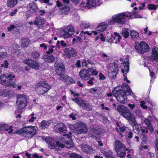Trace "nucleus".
I'll return each mask as SVG.
<instances>
[{
    "label": "nucleus",
    "mask_w": 158,
    "mask_h": 158,
    "mask_svg": "<svg viewBox=\"0 0 158 158\" xmlns=\"http://www.w3.org/2000/svg\"><path fill=\"white\" fill-rule=\"evenodd\" d=\"M54 129L57 132L61 134L67 132L66 127L63 123L58 124L55 127Z\"/></svg>",
    "instance_id": "19"
},
{
    "label": "nucleus",
    "mask_w": 158,
    "mask_h": 158,
    "mask_svg": "<svg viewBox=\"0 0 158 158\" xmlns=\"http://www.w3.org/2000/svg\"><path fill=\"white\" fill-rule=\"evenodd\" d=\"M9 63L7 60H5L3 63L1 64V67H3L5 69L8 68Z\"/></svg>",
    "instance_id": "52"
},
{
    "label": "nucleus",
    "mask_w": 158,
    "mask_h": 158,
    "mask_svg": "<svg viewBox=\"0 0 158 158\" xmlns=\"http://www.w3.org/2000/svg\"><path fill=\"white\" fill-rule=\"evenodd\" d=\"M5 130L6 131H7L8 132V133L10 134H14L16 133V131H17V130H16L15 131V132H13V130L12 129V126H10L8 128H5Z\"/></svg>",
    "instance_id": "49"
},
{
    "label": "nucleus",
    "mask_w": 158,
    "mask_h": 158,
    "mask_svg": "<svg viewBox=\"0 0 158 158\" xmlns=\"http://www.w3.org/2000/svg\"><path fill=\"white\" fill-rule=\"evenodd\" d=\"M148 7L149 9L155 10L157 7H158V5H155L153 4H149L148 5Z\"/></svg>",
    "instance_id": "54"
},
{
    "label": "nucleus",
    "mask_w": 158,
    "mask_h": 158,
    "mask_svg": "<svg viewBox=\"0 0 158 158\" xmlns=\"http://www.w3.org/2000/svg\"><path fill=\"white\" fill-rule=\"evenodd\" d=\"M89 136H94L95 134H98V132L95 129L92 128L89 131Z\"/></svg>",
    "instance_id": "50"
},
{
    "label": "nucleus",
    "mask_w": 158,
    "mask_h": 158,
    "mask_svg": "<svg viewBox=\"0 0 158 158\" xmlns=\"http://www.w3.org/2000/svg\"><path fill=\"white\" fill-rule=\"evenodd\" d=\"M156 151L158 152V139H156L154 142Z\"/></svg>",
    "instance_id": "59"
},
{
    "label": "nucleus",
    "mask_w": 158,
    "mask_h": 158,
    "mask_svg": "<svg viewBox=\"0 0 158 158\" xmlns=\"http://www.w3.org/2000/svg\"><path fill=\"white\" fill-rule=\"evenodd\" d=\"M99 38L102 41H104L105 40V38L104 37V36L103 35V34L102 33L100 34Z\"/></svg>",
    "instance_id": "63"
},
{
    "label": "nucleus",
    "mask_w": 158,
    "mask_h": 158,
    "mask_svg": "<svg viewBox=\"0 0 158 158\" xmlns=\"http://www.w3.org/2000/svg\"><path fill=\"white\" fill-rule=\"evenodd\" d=\"M123 64L124 68L122 69V72L124 77V80L125 81H126L127 83H129L130 82V81L127 80V77L125 76V75H127L128 73L129 69V59L127 58L125 59Z\"/></svg>",
    "instance_id": "14"
},
{
    "label": "nucleus",
    "mask_w": 158,
    "mask_h": 158,
    "mask_svg": "<svg viewBox=\"0 0 158 158\" xmlns=\"http://www.w3.org/2000/svg\"><path fill=\"white\" fill-rule=\"evenodd\" d=\"M116 125L117 127H116V129L118 131L123 132L125 130V127L123 126V124L122 123H116Z\"/></svg>",
    "instance_id": "37"
},
{
    "label": "nucleus",
    "mask_w": 158,
    "mask_h": 158,
    "mask_svg": "<svg viewBox=\"0 0 158 158\" xmlns=\"http://www.w3.org/2000/svg\"><path fill=\"white\" fill-rule=\"evenodd\" d=\"M56 147L57 148L56 151H58L60 150V148H62L65 147L63 137L60 138L59 141L56 142Z\"/></svg>",
    "instance_id": "26"
},
{
    "label": "nucleus",
    "mask_w": 158,
    "mask_h": 158,
    "mask_svg": "<svg viewBox=\"0 0 158 158\" xmlns=\"http://www.w3.org/2000/svg\"><path fill=\"white\" fill-rule=\"evenodd\" d=\"M135 12L133 11L132 13H128L126 14L124 12H122L113 15L111 19L108 20L109 25L114 24L115 23L119 24H123L125 22L127 18H140V16H135Z\"/></svg>",
    "instance_id": "2"
},
{
    "label": "nucleus",
    "mask_w": 158,
    "mask_h": 158,
    "mask_svg": "<svg viewBox=\"0 0 158 158\" xmlns=\"http://www.w3.org/2000/svg\"><path fill=\"white\" fill-rule=\"evenodd\" d=\"M117 110L122 116L128 120H133L134 116L131 114V111L125 106L119 105L117 107Z\"/></svg>",
    "instance_id": "6"
},
{
    "label": "nucleus",
    "mask_w": 158,
    "mask_h": 158,
    "mask_svg": "<svg viewBox=\"0 0 158 158\" xmlns=\"http://www.w3.org/2000/svg\"><path fill=\"white\" fill-rule=\"evenodd\" d=\"M44 23V19L41 17L37 18L35 21L34 23L38 27H40L42 26Z\"/></svg>",
    "instance_id": "30"
},
{
    "label": "nucleus",
    "mask_w": 158,
    "mask_h": 158,
    "mask_svg": "<svg viewBox=\"0 0 158 158\" xmlns=\"http://www.w3.org/2000/svg\"><path fill=\"white\" fill-rule=\"evenodd\" d=\"M148 132V128H146L145 129H143L141 128V130H140V133L141 135L144 134L145 133H147Z\"/></svg>",
    "instance_id": "56"
},
{
    "label": "nucleus",
    "mask_w": 158,
    "mask_h": 158,
    "mask_svg": "<svg viewBox=\"0 0 158 158\" xmlns=\"http://www.w3.org/2000/svg\"><path fill=\"white\" fill-rule=\"evenodd\" d=\"M72 100L76 103L82 109L88 110H91L92 108L90 104L86 101L78 98H72Z\"/></svg>",
    "instance_id": "11"
},
{
    "label": "nucleus",
    "mask_w": 158,
    "mask_h": 158,
    "mask_svg": "<svg viewBox=\"0 0 158 158\" xmlns=\"http://www.w3.org/2000/svg\"><path fill=\"white\" fill-rule=\"evenodd\" d=\"M50 122L49 121L43 120L39 124L40 128L41 129L47 128L50 125Z\"/></svg>",
    "instance_id": "29"
},
{
    "label": "nucleus",
    "mask_w": 158,
    "mask_h": 158,
    "mask_svg": "<svg viewBox=\"0 0 158 158\" xmlns=\"http://www.w3.org/2000/svg\"><path fill=\"white\" fill-rule=\"evenodd\" d=\"M55 47V46H50L48 47V50L46 52V54L52 53L53 52V48Z\"/></svg>",
    "instance_id": "53"
},
{
    "label": "nucleus",
    "mask_w": 158,
    "mask_h": 158,
    "mask_svg": "<svg viewBox=\"0 0 158 158\" xmlns=\"http://www.w3.org/2000/svg\"><path fill=\"white\" fill-rule=\"evenodd\" d=\"M30 44V40L27 38H23L21 40V46L22 47H27Z\"/></svg>",
    "instance_id": "33"
},
{
    "label": "nucleus",
    "mask_w": 158,
    "mask_h": 158,
    "mask_svg": "<svg viewBox=\"0 0 158 158\" xmlns=\"http://www.w3.org/2000/svg\"><path fill=\"white\" fill-rule=\"evenodd\" d=\"M69 7L66 6L62 9L61 12L62 14L67 15L69 11Z\"/></svg>",
    "instance_id": "47"
},
{
    "label": "nucleus",
    "mask_w": 158,
    "mask_h": 158,
    "mask_svg": "<svg viewBox=\"0 0 158 158\" xmlns=\"http://www.w3.org/2000/svg\"><path fill=\"white\" fill-rule=\"evenodd\" d=\"M23 63L29 67L35 70H38L40 66L39 63L31 59H27L24 60Z\"/></svg>",
    "instance_id": "15"
},
{
    "label": "nucleus",
    "mask_w": 158,
    "mask_h": 158,
    "mask_svg": "<svg viewBox=\"0 0 158 158\" xmlns=\"http://www.w3.org/2000/svg\"><path fill=\"white\" fill-rule=\"evenodd\" d=\"M121 39V37L119 34L116 32H114L112 35V38L109 39V41L111 43L118 44L119 42Z\"/></svg>",
    "instance_id": "20"
},
{
    "label": "nucleus",
    "mask_w": 158,
    "mask_h": 158,
    "mask_svg": "<svg viewBox=\"0 0 158 158\" xmlns=\"http://www.w3.org/2000/svg\"><path fill=\"white\" fill-rule=\"evenodd\" d=\"M133 123V127L134 131L137 133H139L140 130H141V126L139 124L137 123L135 120V118L134 117V118L133 120H131Z\"/></svg>",
    "instance_id": "24"
},
{
    "label": "nucleus",
    "mask_w": 158,
    "mask_h": 158,
    "mask_svg": "<svg viewBox=\"0 0 158 158\" xmlns=\"http://www.w3.org/2000/svg\"><path fill=\"white\" fill-rule=\"evenodd\" d=\"M150 59L153 61L158 62V48H154L152 49Z\"/></svg>",
    "instance_id": "23"
},
{
    "label": "nucleus",
    "mask_w": 158,
    "mask_h": 158,
    "mask_svg": "<svg viewBox=\"0 0 158 158\" xmlns=\"http://www.w3.org/2000/svg\"><path fill=\"white\" fill-rule=\"evenodd\" d=\"M102 57L104 60L106 61L109 60V57L105 53H103L102 54Z\"/></svg>",
    "instance_id": "58"
},
{
    "label": "nucleus",
    "mask_w": 158,
    "mask_h": 158,
    "mask_svg": "<svg viewBox=\"0 0 158 158\" xmlns=\"http://www.w3.org/2000/svg\"><path fill=\"white\" fill-rule=\"evenodd\" d=\"M33 158H42L41 156H39L38 154L35 153L32 155Z\"/></svg>",
    "instance_id": "62"
},
{
    "label": "nucleus",
    "mask_w": 158,
    "mask_h": 158,
    "mask_svg": "<svg viewBox=\"0 0 158 158\" xmlns=\"http://www.w3.org/2000/svg\"><path fill=\"white\" fill-rule=\"evenodd\" d=\"M42 139L46 142L48 147L50 149H54L55 151L57 150V148L56 147V144H54V141L52 138L48 137H43Z\"/></svg>",
    "instance_id": "16"
},
{
    "label": "nucleus",
    "mask_w": 158,
    "mask_h": 158,
    "mask_svg": "<svg viewBox=\"0 0 158 158\" xmlns=\"http://www.w3.org/2000/svg\"><path fill=\"white\" fill-rule=\"evenodd\" d=\"M44 58L45 61L48 63L53 62L55 60V57L52 55H45Z\"/></svg>",
    "instance_id": "34"
},
{
    "label": "nucleus",
    "mask_w": 158,
    "mask_h": 158,
    "mask_svg": "<svg viewBox=\"0 0 158 158\" xmlns=\"http://www.w3.org/2000/svg\"><path fill=\"white\" fill-rule=\"evenodd\" d=\"M56 73L60 77V79L65 82L67 84L73 83L75 81L71 77L63 74L64 72V67L61 60H57L55 64Z\"/></svg>",
    "instance_id": "3"
},
{
    "label": "nucleus",
    "mask_w": 158,
    "mask_h": 158,
    "mask_svg": "<svg viewBox=\"0 0 158 158\" xmlns=\"http://www.w3.org/2000/svg\"><path fill=\"white\" fill-rule=\"evenodd\" d=\"M27 11L31 14H34L35 13L38 8L35 3L34 2L30 3L27 5Z\"/></svg>",
    "instance_id": "17"
},
{
    "label": "nucleus",
    "mask_w": 158,
    "mask_h": 158,
    "mask_svg": "<svg viewBox=\"0 0 158 158\" xmlns=\"http://www.w3.org/2000/svg\"><path fill=\"white\" fill-rule=\"evenodd\" d=\"M11 91L6 89H0V95L3 97L8 96L10 94Z\"/></svg>",
    "instance_id": "36"
},
{
    "label": "nucleus",
    "mask_w": 158,
    "mask_h": 158,
    "mask_svg": "<svg viewBox=\"0 0 158 158\" xmlns=\"http://www.w3.org/2000/svg\"><path fill=\"white\" fill-rule=\"evenodd\" d=\"M90 26L89 23L86 22H82L80 25V27L82 29H85L88 28Z\"/></svg>",
    "instance_id": "46"
},
{
    "label": "nucleus",
    "mask_w": 158,
    "mask_h": 158,
    "mask_svg": "<svg viewBox=\"0 0 158 158\" xmlns=\"http://www.w3.org/2000/svg\"><path fill=\"white\" fill-rule=\"evenodd\" d=\"M69 134H64L63 138L65 147L68 148H73L74 145L72 139V133H69Z\"/></svg>",
    "instance_id": "12"
},
{
    "label": "nucleus",
    "mask_w": 158,
    "mask_h": 158,
    "mask_svg": "<svg viewBox=\"0 0 158 158\" xmlns=\"http://www.w3.org/2000/svg\"><path fill=\"white\" fill-rule=\"evenodd\" d=\"M140 138L142 141L144 142H146L147 140V137L144 134L141 135Z\"/></svg>",
    "instance_id": "60"
},
{
    "label": "nucleus",
    "mask_w": 158,
    "mask_h": 158,
    "mask_svg": "<svg viewBox=\"0 0 158 158\" xmlns=\"http://www.w3.org/2000/svg\"><path fill=\"white\" fill-rule=\"evenodd\" d=\"M115 149L116 151L119 150H124L126 148L122 142L119 140H116L115 143Z\"/></svg>",
    "instance_id": "25"
},
{
    "label": "nucleus",
    "mask_w": 158,
    "mask_h": 158,
    "mask_svg": "<svg viewBox=\"0 0 158 158\" xmlns=\"http://www.w3.org/2000/svg\"><path fill=\"white\" fill-rule=\"evenodd\" d=\"M91 35L92 33H89L88 31H81L79 35L83 40L85 39L87 35Z\"/></svg>",
    "instance_id": "41"
},
{
    "label": "nucleus",
    "mask_w": 158,
    "mask_h": 158,
    "mask_svg": "<svg viewBox=\"0 0 158 158\" xmlns=\"http://www.w3.org/2000/svg\"><path fill=\"white\" fill-rule=\"evenodd\" d=\"M92 67H95V64L92 62H90L85 60H83L82 62V66H85L88 68H90L92 66Z\"/></svg>",
    "instance_id": "32"
},
{
    "label": "nucleus",
    "mask_w": 158,
    "mask_h": 158,
    "mask_svg": "<svg viewBox=\"0 0 158 158\" xmlns=\"http://www.w3.org/2000/svg\"><path fill=\"white\" fill-rule=\"evenodd\" d=\"M144 123L147 125L148 128L150 131H153V128L150 120L148 119L145 118L144 120Z\"/></svg>",
    "instance_id": "35"
},
{
    "label": "nucleus",
    "mask_w": 158,
    "mask_h": 158,
    "mask_svg": "<svg viewBox=\"0 0 158 158\" xmlns=\"http://www.w3.org/2000/svg\"><path fill=\"white\" fill-rule=\"evenodd\" d=\"M121 34L124 38H127L129 35V29L128 28L123 29L121 32Z\"/></svg>",
    "instance_id": "42"
},
{
    "label": "nucleus",
    "mask_w": 158,
    "mask_h": 158,
    "mask_svg": "<svg viewBox=\"0 0 158 158\" xmlns=\"http://www.w3.org/2000/svg\"><path fill=\"white\" fill-rule=\"evenodd\" d=\"M140 103V106L142 108L144 109H147L148 108V106L145 105V103L143 101H142L139 102Z\"/></svg>",
    "instance_id": "55"
},
{
    "label": "nucleus",
    "mask_w": 158,
    "mask_h": 158,
    "mask_svg": "<svg viewBox=\"0 0 158 158\" xmlns=\"http://www.w3.org/2000/svg\"><path fill=\"white\" fill-rule=\"evenodd\" d=\"M140 44L142 46V48L144 51V53L147 52L149 51V47L148 45L145 42L142 41L140 43Z\"/></svg>",
    "instance_id": "40"
},
{
    "label": "nucleus",
    "mask_w": 158,
    "mask_h": 158,
    "mask_svg": "<svg viewBox=\"0 0 158 158\" xmlns=\"http://www.w3.org/2000/svg\"><path fill=\"white\" fill-rule=\"evenodd\" d=\"M108 23V20L105 22H103L101 23L97 28V31H98L99 32L105 31L108 25H109L107 23Z\"/></svg>",
    "instance_id": "27"
},
{
    "label": "nucleus",
    "mask_w": 158,
    "mask_h": 158,
    "mask_svg": "<svg viewBox=\"0 0 158 158\" xmlns=\"http://www.w3.org/2000/svg\"><path fill=\"white\" fill-rule=\"evenodd\" d=\"M100 5L99 0H88L85 6L88 8H90L93 7L99 6Z\"/></svg>",
    "instance_id": "22"
},
{
    "label": "nucleus",
    "mask_w": 158,
    "mask_h": 158,
    "mask_svg": "<svg viewBox=\"0 0 158 158\" xmlns=\"http://www.w3.org/2000/svg\"><path fill=\"white\" fill-rule=\"evenodd\" d=\"M65 53L67 56L69 58L74 57L77 54L76 50L71 47L66 49Z\"/></svg>",
    "instance_id": "21"
},
{
    "label": "nucleus",
    "mask_w": 158,
    "mask_h": 158,
    "mask_svg": "<svg viewBox=\"0 0 158 158\" xmlns=\"http://www.w3.org/2000/svg\"><path fill=\"white\" fill-rule=\"evenodd\" d=\"M108 75L112 79L115 78L118 71V65L116 63L111 64L108 68Z\"/></svg>",
    "instance_id": "13"
},
{
    "label": "nucleus",
    "mask_w": 158,
    "mask_h": 158,
    "mask_svg": "<svg viewBox=\"0 0 158 158\" xmlns=\"http://www.w3.org/2000/svg\"><path fill=\"white\" fill-rule=\"evenodd\" d=\"M15 76L13 73L8 72L0 76V83L5 86L16 87V84L13 81Z\"/></svg>",
    "instance_id": "4"
},
{
    "label": "nucleus",
    "mask_w": 158,
    "mask_h": 158,
    "mask_svg": "<svg viewBox=\"0 0 158 158\" xmlns=\"http://www.w3.org/2000/svg\"><path fill=\"white\" fill-rule=\"evenodd\" d=\"M81 148L83 152L87 153H91L93 151V149L89 146L86 144H82Z\"/></svg>",
    "instance_id": "28"
},
{
    "label": "nucleus",
    "mask_w": 158,
    "mask_h": 158,
    "mask_svg": "<svg viewBox=\"0 0 158 158\" xmlns=\"http://www.w3.org/2000/svg\"><path fill=\"white\" fill-rule=\"evenodd\" d=\"M37 128L35 126H26L19 130L16 131V133L22 134L28 138H31L37 133Z\"/></svg>",
    "instance_id": "5"
},
{
    "label": "nucleus",
    "mask_w": 158,
    "mask_h": 158,
    "mask_svg": "<svg viewBox=\"0 0 158 158\" xmlns=\"http://www.w3.org/2000/svg\"><path fill=\"white\" fill-rule=\"evenodd\" d=\"M89 72L88 69L87 70H81L79 73L80 77L83 80H87L90 78L91 75Z\"/></svg>",
    "instance_id": "18"
},
{
    "label": "nucleus",
    "mask_w": 158,
    "mask_h": 158,
    "mask_svg": "<svg viewBox=\"0 0 158 158\" xmlns=\"http://www.w3.org/2000/svg\"><path fill=\"white\" fill-rule=\"evenodd\" d=\"M127 89L123 90L122 88L119 86L115 87L113 91V93L117 100L121 103H125L127 102V96L133 95V92L130 87L126 83L124 84Z\"/></svg>",
    "instance_id": "1"
},
{
    "label": "nucleus",
    "mask_w": 158,
    "mask_h": 158,
    "mask_svg": "<svg viewBox=\"0 0 158 158\" xmlns=\"http://www.w3.org/2000/svg\"><path fill=\"white\" fill-rule=\"evenodd\" d=\"M130 35L133 38H136L139 36L138 33L134 30L130 31Z\"/></svg>",
    "instance_id": "45"
},
{
    "label": "nucleus",
    "mask_w": 158,
    "mask_h": 158,
    "mask_svg": "<svg viewBox=\"0 0 158 158\" xmlns=\"http://www.w3.org/2000/svg\"><path fill=\"white\" fill-rule=\"evenodd\" d=\"M17 99L16 105L19 109H22L27 106V98L25 94L18 95L17 96Z\"/></svg>",
    "instance_id": "10"
},
{
    "label": "nucleus",
    "mask_w": 158,
    "mask_h": 158,
    "mask_svg": "<svg viewBox=\"0 0 158 158\" xmlns=\"http://www.w3.org/2000/svg\"><path fill=\"white\" fill-rule=\"evenodd\" d=\"M7 57V54L6 52H0V59L6 58Z\"/></svg>",
    "instance_id": "48"
},
{
    "label": "nucleus",
    "mask_w": 158,
    "mask_h": 158,
    "mask_svg": "<svg viewBox=\"0 0 158 158\" xmlns=\"http://www.w3.org/2000/svg\"><path fill=\"white\" fill-rule=\"evenodd\" d=\"M74 33V30L71 25H68L63 27L60 31L59 34L61 37L65 39L69 38Z\"/></svg>",
    "instance_id": "9"
},
{
    "label": "nucleus",
    "mask_w": 158,
    "mask_h": 158,
    "mask_svg": "<svg viewBox=\"0 0 158 158\" xmlns=\"http://www.w3.org/2000/svg\"><path fill=\"white\" fill-rule=\"evenodd\" d=\"M70 129L75 130L77 133L81 134L86 133L88 131L85 125L81 121H78L73 125L69 126Z\"/></svg>",
    "instance_id": "8"
},
{
    "label": "nucleus",
    "mask_w": 158,
    "mask_h": 158,
    "mask_svg": "<svg viewBox=\"0 0 158 158\" xmlns=\"http://www.w3.org/2000/svg\"><path fill=\"white\" fill-rule=\"evenodd\" d=\"M127 150L128 151V149L126 148L124 150H119V151H116L117 156L122 158H124L125 156L126 151Z\"/></svg>",
    "instance_id": "31"
},
{
    "label": "nucleus",
    "mask_w": 158,
    "mask_h": 158,
    "mask_svg": "<svg viewBox=\"0 0 158 158\" xmlns=\"http://www.w3.org/2000/svg\"><path fill=\"white\" fill-rule=\"evenodd\" d=\"M34 113H32L30 114L29 117V118L28 121L29 122L32 123L34 121V120L36 119V117H34Z\"/></svg>",
    "instance_id": "51"
},
{
    "label": "nucleus",
    "mask_w": 158,
    "mask_h": 158,
    "mask_svg": "<svg viewBox=\"0 0 158 158\" xmlns=\"http://www.w3.org/2000/svg\"><path fill=\"white\" fill-rule=\"evenodd\" d=\"M94 67H92V65L90 68H88V70L90 72L91 75H92L96 76L98 74V72L96 71L95 69H94Z\"/></svg>",
    "instance_id": "43"
},
{
    "label": "nucleus",
    "mask_w": 158,
    "mask_h": 158,
    "mask_svg": "<svg viewBox=\"0 0 158 158\" xmlns=\"http://www.w3.org/2000/svg\"><path fill=\"white\" fill-rule=\"evenodd\" d=\"M99 76L100 80H104L105 78V76L102 73H100Z\"/></svg>",
    "instance_id": "61"
},
{
    "label": "nucleus",
    "mask_w": 158,
    "mask_h": 158,
    "mask_svg": "<svg viewBox=\"0 0 158 158\" xmlns=\"http://www.w3.org/2000/svg\"><path fill=\"white\" fill-rule=\"evenodd\" d=\"M135 49L138 51V52L140 53L143 54L144 53V51L142 48V46H141L140 44H137L135 47Z\"/></svg>",
    "instance_id": "44"
},
{
    "label": "nucleus",
    "mask_w": 158,
    "mask_h": 158,
    "mask_svg": "<svg viewBox=\"0 0 158 158\" xmlns=\"http://www.w3.org/2000/svg\"><path fill=\"white\" fill-rule=\"evenodd\" d=\"M51 87V86L46 82L41 81L36 84L35 90L36 93L40 95L47 92Z\"/></svg>",
    "instance_id": "7"
},
{
    "label": "nucleus",
    "mask_w": 158,
    "mask_h": 158,
    "mask_svg": "<svg viewBox=\"0 0 158 158\" xmlns=\"http://www.w3.org/2000/svg\"><path fill=\"white\" fill-rule=\"evenodd\" d=\"M40 56L39 54L37 52H34L31 54V56L34 59L38 58Z\"/></svg>",
    "instance_id": "57"
},
{
    "label": "nucleus",
    "mask_w": 158,
    "mask_h": 158,
    "mask_svg": "<svg viewBox=\"0 0 158 158\" xmlns=\"http://www.w3.org/2000/svg\"><path fill=\"white\" fill-rule=\"evenodd\" d=\"M40 47L43 48L44 49L46 50L47 48V46L45 44H41L40 45Z\"/></svg>",
    "instance_id": "64"
},
{
    "label": "nucleus",
    "mask_w": 158,
    "mask_h": 158,
    "mask_svg": "<svg viewBox=\"0 0 158 158\" xmlns=\"http://www.w3.org/2000/svg\"><path fill=\"white\" fill-rule=\"evenodd\" d=\"M106 158H114L113 152L111 151H104L102 152Z\"/></svg>",
    "instance_id": "38"
},
{
    "label": "nucleus",
    "mask_w": 158,
    "mask_h": 158,
    "mask_svg": "<svg viewBox=\"0 0 158 158\" xmlns=\"http://www.w3.org/2000/svg\"><path fill=\"white\" fill-rule=\"evenodd\" d=\"M18 0H8L7 6H8L12 7L15 6L18 2Z\"/></svg>",
    "instance_id": "39"
}]
</instances>
